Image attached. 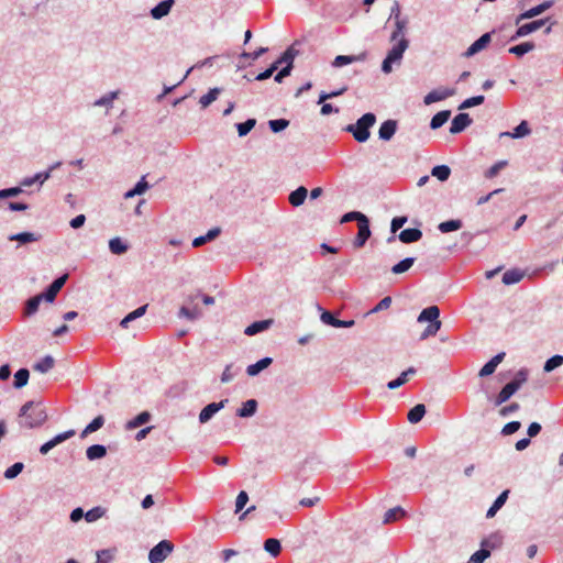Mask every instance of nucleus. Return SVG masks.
I'll list each match as a JSON object with an SVG mask.
<instances>
[{
  "label": "nucleus",
  "instance_id": "1",
  "mask_svg": "<svg viewBox=\"0 0 563 563\" xmlns=\"http://www.w3.org/2000/svg\"><path fill=\"white\" fill-rule=\"evenodd\" d=\"M48 416L41 401H26L19 411V424L21 428L35 429L42 427Z\"/></svg>",
  "mask_w": 563,
  "mask_h": 563
},
{
  "label": "nucleus",
  "instance_id": "2",
  "mask_svg": "<svg viewBox=\"0 0 563 563\" xmlns=\"http://www.w3.org/2000/svg\"><path fill=\"white\" fill-rule=\"evenodd\" d=\"M440 308L438 306H429L421 310L417 321L419 323L428 322L429 324L420 334V340H427L430 336L435 335L441 329L442 322L440 321Z\"/></svg>",
  "mask_w": 563,
  "mask_h": 563
},
{
  "label": "nucleus",
  "instance_id": "3",
  "mask_svg": "<svg viewBox=\"0 0 563 563\" xmlns=\"http://www.w3.org/2000/svg\"><path fill=\"white\" fill-rule=\"evenodd\" d=\"M375 123L376 115L373 112H366L355 123L346 125L344 130L351 133L358 143H365L369 139L371 128Z\"/></svg>",
  "mask_w": 563,
  "mask_h": 563
},
{
  "label": "nucleus",
  "instance_id": "4",
  "mask_svg": "<svg viewBox=\"0 0 563 563\" xmlns=\"http://www.w3.org/2000/svg\"><path fill=\"white\" fill-rule=\"evenodd\" d=\"M529 371L527 368H520L514 376V378L507 383L501 390L498 393L495 399V406H500L515 395L520 387L528 380Z\"/></svg>",
  "mask_w": 563,
  "mask_h": 563
},
{
  "label": "nucleus",
  "instance_id": "5",
  "mask_svg": "<svg viewBox=\"0 0 563 563\" xmlns=\"http://www.w3.org/2000/svg\"><path fill=\"white\" fill-rule=\"evenodd\" d=\"M396 44L388 51L386 57L382 63V71L384 74H389L393 70V64H399L402 59L404 53L409 46V41L402 36L398 41H395Z\"/></svg>",
  "mask_w": 563,
  "mask_h": 563
},
{
  "label": "nucleus",
  "instance_id": "6",
  "mask_svg": "<svg viewBox=\"0 0 563 563\" xmlns=\"http://www.w3.org/2000/svg\"><path fill=\"white\" fill-rule=\"evenodd\" d=\"M174 551V544L169 540H162L148 552L150 563H163Z\"/></svg>",
  "mask_w": 563,
  "mask_h": 563
},
{
  "label": "nucleus",
  "instance_id": "7",
  "mask_svg": "<svg viewBox=\"0 0 563 563\" xmlns=\"http://www.w3.org/2000/svg\"><path fill=\"white\" fill-rule=\"evenodd\" d=\"M550 21V18L539 19L531 21L529 23H525L520 25L515 34L510 37V41H517L520 37L527 36L538 30H540L542 26H544Z\"/></svg>",
  "mask_w": 563,
  "mask_h": 563
},
{
  "label": "nucleus",
  "instance_id": "8",
  "mask_svg": "<svg viewBox=\"0 0 563 563\" xmlns=\"http://www.w3.org/2000/svg\"><path fill=\"white\" fill-rule=\"evenodd\" d=\"M229 402V399H222L219 402H210L206 407H203L199 413V422L200 423H207L210 421L213 416L219 412L221 409H223L227 404Z\"/></svg>",
  "mask_w": 563,
  "mask_h": 563
},
{
  "label": "nucleus",
  "instance_id": "9",
  "mask_svg": "<svg viewBox=\"0 0 563 563\" xmlns=\"http://www.w3.org/2000/svg\"><path fill=\"white\" fill-rule=\"evenodd\" d=\"M75 433V430L70 429L65 432L56 434L51 440H48L47 442L43 443L40 446V453L42 455H46L52 449L74 437Z\"/></svg>",
  "mask_w": 563,
  "mask_h": 563
},
{
  "label": "nucleus",
  "instance_id": "10",
  "mask_svg": "<svg viewBox=\"0 0 563 563\" xmlns=\"http://www.w3.org/2000/svg\"><path fill=\"white\" fill-rule=\"evenodd\" d=\"M68 278L67 274H64L52 282V284L42 292L41 295L46 302H53L58 294V291L63 288L66 280Z\"/></svg>",
  "mask_w": 563,
  "mask_h": 563
},
{
  "label": "nucleus",
  "instance_id": "11",
  "mask_svg": "<svg viewBox=\"0 0 563 563\" xmlns=\"http://www.w3.org/2000/svg\"><path fill=\"white\" fill-rule=\"evenodd\" d=\"M492 41V33L487 32L481 35L462 54L463 57L470 58L482 52Z\"/></svg>",
  "mask_w": 563,
  "mask_h": 563
},
{
  "label": "nucleus",
  "instance_id": "12",
  "mask_svg": "<svg viewBox=\"0 0 563 563\" xmlns=\"http://www.w3.org/2000/svg\"><path fill=\"white\" fill-rule=\"evenodd\" d=\"M298 53V49H296L294 46H289L272 64L276 66V70L279 68V66L284 65L283 67H288L291 71L294 68V60Z\"/></svg>",
  "mask_w": 563,
  "mask_h": 563
},
{
  "label": "nucleus",
  "instance_id": "13",
  "mask_svg": "<svg viewBox=\"0 0 563 563\" xmlns=\"http://www.w3.org/2000/svg\"><path fill=\"white\" fill-rule=\"evenodd\" d=\"M554 1L553 0H547L522 13H520L516 19V24H519L522 20L532 19L534 16H538L542 14L544 11L553 7Z\"/></svg>",
  "mask_w": 563,
  "mask_h": 563
},
{
  "label": "nucleus",
  "instance_id": "14",
  "mask_svg": "<svg viewBox=\"0 0 563 563\" xmlns=\"http://www.w3.org/2000/svg\"><path fill=\"white\" fill-rule=\"evenodd\" d=\"M473 120L466 112H460L451 121L450 133L459 134L472 124Z\"/></svg>",
  "mask_w": 563,
  "mask_h": 563
},
{
  "label": "nucleus",
  "instance_id": "15",
  "mask_svg": "<svg viewBox=\"0 0 563 563\" xmlns=\"http://www.w3.org/2000/svg\"><path fill=\"white\" fill-rule=\"evenodd\" d=\"M456 90L454 88L433 89L423 98L424 104L429 106L438 101H442L449 97L454 96Z\"/></svg>",
  "mask_w": 563,
  "mask_h": 563
},
{
  "label": "nucleus",
  "instance_id": "16",
  "mask_svg": "<svg viewBox=\"0 0 563 563\" xmlns=\"http://www.w3.org/2000/svg\"><path fill=\"white\" fill-rule=\"evenodd\" d=\"M175 0H162L150 10V15L154 20H162L172 11Z\"/></svg>",
  "mask_w": 563,
  "mask_h": 563
},
{
  "label": "nucleus",
  "instance_id": "17",
  "mask_svg": "<svg viewBox=\"0 0 563 563\" xmlns=\"http://www.w3.org/2000/svg\"><path fill=\"white\" fill-rule=\"evenodd\" d=\"M358 227V232L354 239V246L355 247H362L365 245V243L367 242V240L369 239L372 232H371V228H369V220L368 218L364 219L362 222H360L357 224Z\"/></svg>",
  "mask_w": 563,
  "mask_h": 563
},
{
  "label": "nucleus",
  "instance_id": "18",
  "mask_svg": "<svg viewBox=\"0 0 563 563\" xmlns=\"http://www.w3.org/2000/svg\"><path fill=\"white\" fill-rule=\"evenodd\" d=\"M506 356L505 352H499L495 356H493L488 362L484 364V366L479 369V377H487L495 373L497 366L504 361Z\"/></svg>",
  "mask_w": 563,
  "mask_h": 563
},
{
  "label": "nucleus",
  "instance_id": "19",
  "mask_svg": "<svg viewBox=\"0 0 563 563\" xmlns=\"http://www.w3.org/2000/svg\"><path fill=\"white\" fill-rule=\"evenodd\" d=\"M398 128V123L396 120L388 119L384 121L378 130V137L382 141H390L395 135Z\"/></svg>",
  "mask_w": 563,
  "mask_h": 563
},
{
  "label": "nucleus",
  "instance_id": "20",
  "mask_svg": "<svg viewBox=\"0 0 563 563\" xmlns=\"http://www.w3.org/2000/svg\"><path fill=\"white\" fill-rule=\"evenodd\" d=\"M421 238L422 231L418 228H407L398 234V239L405 244L418 242Z\"/></svg>",
  "mask_w": 563,
  "mask_h": 563
},
{
  "label": "nucleus",
  "instance_id": "21",
  "mask_svg": "<svg viewBox=\"0 0 563 563\" xmlns=\"http://www.w3.org/2000/svg\"><path fill=\"white\" fill-rule=\"evenodd\" d=\"M272 324V319L254 321L245 328L244 333L249 336H253L269 329Z\"/></svg>",
  "mask_w": 563,
  "mask_h": 563
},
{
  "label": "nucleus",
  "instance_id": "22",
  "mask_svg": "<svg viewBox=\"0 0 563 563\" xmlns=\"http://www.w3.org/2000/svg\"><path fill=\"white\" fill-rule=\"evenodd\" d=\"M40 239H41V234L30 232V231L13 233L8 236L9 241H16L20 244L37 242Z\"/></svg>",
  "mask_w": 563,
  "mask_h": 563
},
{
  "label": "nucleus",
  "instance_id": "23",
  "mask_svg": "<svg viewBox=\"0 0 563 563\" xmlns=\"http://www.w3.org/2000/svg\"><path fill=\"white\" fill-rule=\"evenodd\" d=\"M365 58V54L360 55H338L332 60L331 65L332 67L340 68L346 65H350L355 62H362Z\"/></svg>",
  "mask_w": 563,
  "mask_h": 563
},
{
  "label": "nucleus",
  "instance_id": "24",
  "mask_svg": "<svg viewBox=\"0 0 563 563\" xmlns=\"http://www.w3.org/2000/svg\"><path fill=\"white\" fill-rule=\"evenodd\" d=\"M531 132L528 122L521 121L511 132H501L499 134L500 137H512V139H521L529 135Z\"/></svg>",
  "mask_w": 563,
  "mask_h": 563
},
{
  "label": "nucleus",
  "instance_id": "25",
  "mask_svg": "<svg viewBox=\"0 0 563 563\" xmlns=\"http://www.w3.org/2000/svg\"><path fill=\"white\" fill-rule=\"evenodd\" d=\"M258 404L255 399H249L242 404V407H240L236 410V416L240 418H250L253 417L256 413Z\"/></svg>",
  "mask_w": 563,
  "mask_h": 563
},
{
  "label": "nucleus",
  "instance_id": "26",
  "mask_svg": "<svg viewBox=\"0 0 563 563\" xmlns=\"http://www.w3.org/2000/svg\"><path fill=\"white\" fill-rule=\"evenodd\" d=\"M272 363H273V358L269 356H265V357L258 360L256 363L249 365L246 367V374L249 376H256L262 371L267 368Z\"/></svg>",
  "mask_w": 563,
  "mask_h": 563
},
{
  "label": "nucleus",
  "instance_id": "27",
  "mask_svg": "<svg viewBox=\"0 0 563 563\" xmlns=\"http://www.w3.org/2000/svg\"><path fill=\"white\" fill-rule=\"evenodd\" d=\"M307 195H308L307 188L303 186H299L297 189L292 190L289 194V196H288L289 203L292 207H300L301 205H303V202L307 198Z\"/></svg>",
  "mask_w": 563,
  "mask_h": 563
},
{
  "label": "nucleus",
  "instance_id": "28",
  "mask_svg": "<svg viewBox=\"0 0 563 563\" xmlns=\"http://www.w3.org/2000/svg\"><path fill=\"white\" fill-rule=\"evenodd\" d=\"M221 233V229L219 227L210 229L205 235L197 236L192 240V247H199L210 241H213Z\"/></svg>",
  "mask_w": 563,
  "mask_h": 563
},
{
  "label": "nucleus",
  "instance_id": "29",
  "mask_svg": "<svg viewBox=\"0 0 563 563\" xmlns=\"http://www.w3.org/2000/svg\"><path fill=\"white\" fill-rule=\"evenodd\" d=\"M451 111L450 110H442L437 112L430 121V129L431 130H438L441 126H443L450 119Z\"/></svg>",
  "mask_w": 563,
  "mask_h": 563
},
{
  "label": "nucleus",
  "instance_id": "30",
  "mask_svg": "<svg viewBox=\"0 0 563 563\" xmlns=\"http://www.w3.org/2000/svg\"><path fill=\"white\" fill-rule=\"evenodd\" d=\"M152 416L148 411H142L133 419L129 420L125 424L126 430H134L151 420Z\"/></svg>",
  "mask_w": 563,
  "mask_h": 563
},
{
  "label": "nucleus",
  "instance_id": "31",
  "mask_svg": "<svg viewBox=\"0 0 563 563\" xmlns=\"http://www.w3.org/2000/svg\"><path fill=\"white\" fill-rule=\"evenodd\" d=\"M107 455V448L103 444H92L87 448L86 456L89 461H96Z\"/></svg>",
  "mask_w": 563,
  "mask_h": 563
},
{
  "label": "nucleus",
  "instance_id": "32",
  "mask_svg": "<svg viewBox=\"0 0 563 563\" xmlns=\"http://www.w3.org/2000/svg\"><path fill=\"white\" fill-rule=\"evenodd\" d=\"M426 412V406L423 404H417L409 410L407 419L412 424L418 423L424 417Z\"/></svg>",
  "mask_w": 563,
  "mask_h": 563
},
{
  "label": "nucleus",
  "instance_id": "33",
  "mask_svg": "<svg viewBox=\"0 0 563 563\" xmlns=\"http://www.w3.org/2000/svg\"><path fill=\"white\" fill-rule=\"evenodd\" d=\"M525 276V273L519 268L508 269L503 275V283L505 285H515L519 283Z\"/></svg>",
  "mask_w": 563,
  "mask_h": 563
},
{
  "label": "nucleus",
  "instance_id": "34",
  "mask_svg": "<svg viewBox=\"0 0 563 563\" xmlns=\"http://www.w3.org/2000/svg\"><path fill=\"white\" fill-rule=\"evenodd\" d=\"M119 97V90L110 91L93 102V107H106L107 109H111L113 107V101Z\"/></svg>",
  "mask_w": 563,
  "mask_h": 563
},
{
  "label": "nucleus",
  "instance_id": "35",
  "mask_svg": "<svg viewBox=\"0 0 563 563\" xmlns=\"http://www.w3.org/2000/svg\"><path fill=\"white\" fill-rule=\"evenodd\" d=\"M148 305H143L135 310L129 312L120 322L122 328H128L129 323L143 317L146 313Z\"/></svg>",
  "mask_w": 563,
  "mask_h": 563
},
{
  "label": "nucleus",
  "instance_id": "36",
  "mask_svg": "<svg viewBox=\"0 0 563 563\" xmlns=\"http://www.w3.org/2000/svg\"><path fill=\"white\" fill-rule=\"evenodd\" d=\"M43 300L44 298L41 294L29 298L25 302L24 314L27 317L33 316L38 310V307Z\"/></svg>",
  "mask_w": 563,
  "mask_h": 563
},
{
  "label": "nucleus",
  "instance_id": "37",
  "mask_svg": "<svg viewBox=\"0 0 563 563\" xmlns=\"http://www.w3.org/2000/svg\"><path fill=\"white\" fill-rule=\"evenodd\" d=\"M109 250L114 255H122L129 250V245L119 236L109 241Z\"/></svg>",
  "mask_w": 563,
  "mask_h": 563
},
{
  "label": "nucleus",
  "instance_id": "38",
  "mask_svg": "<svg viewBox=\"0 0 563 563\" xmlns=\"http://www.w3.org/2000/svg\"><path fill=\"white\" fill-rule=\"evenodd\" d=\"M415 262H416V257H411V256L405 257L404 260H401L398 263H396L391 267L390 271H391L393 274H396V275L406 273V272H408L412 267Z\"/></svg>",
  "mask_w": 563,
  "mask_h": 563
},
{
  "label": "nucleus",
  "instance_id": "39",
  "mask_svg": "<svg viewBox=\"0 0 563 563\" xmlns=\"http://www.w3.org/2000/svg\"><path fill=\"white\" fill-rule=\"evenodd\" d=\"M30 378V372L27 368L23 367L15 372L13 387L16 389H21L26 386Z\"/></svg>",
  "mask_w": 563,
  "mask_h": 563
},
{
  "label": "nucleus",
  "instance_id": "40",
  "mask_svg": "<svg viewBox=\"0 0 563 563\" xmlns=\"http://www.w3.org/2000/svg\"><path fill=\"white\" fill-rule=\"evenodd\" d=\"M462 227H463L462 220H460V219H451V220L443 221V222L439 223L438 230L441 233H449V232L457 231Z\"/></svg>",
  "mask_w": 563,
  "mask_h": 563
},
{
  "label": "nucleus",
  "instance_id": "41",
  "mask_svg": "<svg viewBox=\"0 0 563 563\" xmlns=\"http://www.w3.org/2000/svg\"><path fill=\"white\" fill-rule=\"evenodd\" d=\"M534 47H536V45H534L533 42H522V43H520L518 45L509 47L508 52L510 54H514V55L518 56V57H522L527 53L533 51Z\"/></svg>",
  "mask_w": 563,
  "mask_h": 563
},
{
  "label": "nucleus",
  "instance_id": "42",
  "mask_svg": "<svg viewBox=\"0 0 563 563\" xmlns=\"http://www.w3.org/2000/svg\"><path fill=\"white\" fill-rule=\"evenodd\" d=\"M54 364H55L54 357L51 355H46L41 361L35 363L33 368L36 372L45 374L53 368Z\"/></svg>",
  "mask_w": 563,
  "mask_h": 563
},
{
  "label": "nucleus",
  "instance_id": "43",
  "mask_svg": "<svg viewBox=\"0 0 563 563\" xmlns=\"http://www.w3.org/2000/svg\"><path fill=\"white\" fill-rule=\"evenodd\" d=\"M104 424V418L103 416L99 415L96 418L92 419L91 422H89L86 428L82 430L80 437L85 438L89 433L98 431L102 426Z\"/></svg>",
  "mask_w": 563,
  "mask_h": 563
},
{
  "label": "nucleus",
  "instance_id": "44",
  "mask_svg": "<svg viewBox=\"0 0 563 563\" xmlns=\"http://www.w3.org/2000/svg\"><path fill=\"white\" fill-rule=\"evenodd\" d=\"M221 92V89L218 87L211 88L206 95L201 96L199 99V103L202 108L209 107L213 101H216Z\"/></svg>",
  "mask_w": 563,
  "mask_h": 563
},
{
  "label": "nucleus",
  "instance_id": "45",
  "mask_svg": "<svg viewBox=\"0 0 563 563\" xmlns=\"http://www.w3.org/2000/svg\"><path fill=\"white\" fill-rule=\"evenodd\" d=\"M264 550L276 558L282 551V544L278 539L269 538L264 542Z\"/></svg>",
  "mask_w": 563,
  "mask_h": 563
},
{
  "label": "nucleus",
  "instance_id": "46",
  "mask_svg": "<svg viewBox=\"0 0 563 563\" xmlns=\"http://www.w3.org/2000/svg\"><path fill=\"white\" fill-rule=\"evenodd\" d=\"M256 125V120L254 118H250L244 122L236 123V130L240 137L246 136Z\"/></svg>",
  "mask_w": 563,
  "mask_h": 563
},
{
  "label": "nucleus",
  "instance_id": "47",
  "mask_svg": "<svg viewBox=\"0 0 563 563\" xmlns=\"http://www.w3.org/2000/svg\"><path fill=\"white\" fill-rule=\"evenodd\" d=\"M318 309L321 311L320 313V320L330 327L339 328L340 319H338L331 311L324 310L321 307H318Z\"/></svg>",
  "mask_w": 563,
  "mask_h": 563
},
{
  "label": "nucleus",
  "instance_id": "48",
  "mask_svg": "<svg viewBox=\"0 0 563 563\" xmlns=\"http://www.w3.org/2000/svg\"><path fill=\"white\" fill-rule=\"evenodd\" d=\"M486 541L482 542V548L474 552L466 563H484V561L490 556V551L484 549Z\"/></svg>",
  "mask_w": 563,
  "mask_h": 563
},
{
  "label": "nucleus",
  "instance_id": "49",
  "mask_svg": "<svg viewBox=\"0 0 563 563\" xmlns=\"http://www.w3.org/2000/svg\"><path fill=\"white\" fill-rule=\"evenodd\" d=\"M431 175L440 181H445L451 175V168L448 165H437L432 168Z\"/></svg>",
  "mask_w": 563,
  "mask_h": 563
},
{
  "label": "nucleus",
  "instance_id": "50",
  "mask_svg": "<svg viewBox=\"0 0 563 563\" xmlns=\"http://www.w3.org/2000/svg\"><path fill=\"white\" fill-rule=\"evenodd\" d=\"M561 365H563V355L555 354L545 361L543 365V371L545 373H550L555 368L560 367Z\"/></svg>",
  "mask_w": 563,
  "mask_h": 563
},
{
  "label": "nucleus",
  "instance_id": "51",
  "mask_svg": "<svg viewBox=\"0 0 563 563\" xmlns=\"http://www.w3.org/2000/svg\"><path fill=\"white\" fill-rule=\"evenodd\" d=\"M484 101H485V97L483 95L470 97L460 103L459 110H465V109H470V108L479 106V104L484 103Z\"/></svg>",
  "mask_w": 563,
  "mask_h": 563
},
{
  "label": "nucleus",
  "instance_id": "52",
  "mask_svg": "<svg viewBox=\"0 0 563 563\" xmlns=\"http://www.w3.org/2000/svg\"><path fill=\"white\" fill-rule=\"evenodd\" d=\"M407 19L399 18L398 20H395V30L393 31L390 35V41H398L400 37L405 36L404 31L407 26Z\"/></svg>",
  "mask_w": 563,
  "mask_h": 563
},
{
  "label": "nucleus",
  "instance_id": "53",
  "mask_svg": "<svg viewBox=\"0 0 563 563\" xmlns=\"http://www.w3.org/2000/svg\"><path fill=\"white\" fill-rule=\"evenodd\" d=\"M106 514V509L101 506H96L85 514V519L87 522H95L98 519L102 518Z\"/></svg>",
  "mask_w": 563,
  "mask_h": 563
},
{
  "label": "nucleus",
  "instance_id": "54",
  "mask_svg": "<svg viewBox=\"0 0 563 563\" xmlns=\"http://www.w3.org/2000/svg\"><path fill=\"white\" fill-rule=\"evenodd\" d=\"M405 515H406V511L399 506L388 509L384 516V523H389L391 521H395L398 518L404 517Z\"/></svg>",
  "mask_w": 563,
  "mask_h": 563
},
{
  "label": "nucleus",
  "instance_id": "55",
  "mask_svg": "<svg viewBox=\"0 0 563 563\" xmlns=\"http://www.w3.org/2000/svg\"><path fill=\"white\" fill-rule=\"evenodd\" d=\"M268 126L272 132L279 133L289 126V120L287 119H273L268 121Z\"/></svg>",
  "mask_w": 563,
  "mask_h": 563
},
{
  "label": "nucleus",
  "instance_id": "56",
  "mask_svg": "<svg viewBox=\"0 0 563 563\" xmlns=\"http://www.w3.org/2000/svg\"><path fill=\"white\" fill-rule=\"evenodd\" d=\"M346 90H347V87L343 86L342 88H340L338 90H332L330 92L321 91L320 95H319V99H318L317 103L320 104V103H323L324 101H327L329 99H333L335 97H339V96L343 95Z\"/></svg>",
  "mask_w": 563,
  "mask_h": 563
},
{
  "label": "nucleus",
  "instance_id": "57",
  "mask_svg": "<svg viewBox=\"0 0 563 563\" xmlns=\"http://www.w3.org/2000/svg\"><path fill=\"white\" fill-rule=\"evenodd\" d=\"M24 468V464L22 462H15L14 464H12L11 466H9L5 471H4V477L7 479H13L15 478L20 473H22Z\"/></svg>",
  "mask_w": 563,
  "mask_h": 563
},
{
  "label": "nucleus",
  "instance_id": "58",
  "mask_svg": "<svg viewBox=\"0 0 563 563\" xmlns=\"http://www.w3.org/2000/svg\"><path fill=\"white\" fill-rule=\"evenodd\" d=\"M367 217L360 212V211H350V212H346L342 216L341 218V223H346V222H350V221H357V224L360 222H362L364 219H366Z\"/></svg>",
  "mask_w": 563,
  "mask_h": 563
},
{
  "label": "nucleus",
  "instance_id": "59",
  "mask_svg": "<svg viewBox=\"0 0 563 563\" xmlns=\"http://www.w3.org/2000/svg\"><path fill=\"white\" fill-rule=\"evenodd\" d=\"M22 192H23V189L21 188V186L0 189V200L16 197Z\"/></svg>",
  "mask_w": 563,
  "mask_h": 563
},
{
  "label": "nucleus",
  "instance_id": "60",
  "mask_svg": "<svg viewBox=\"0 0 563 563\" xmlns=\"http://www.w3.org/2000/svg\"><path fill=\"white\" fill-rule=\"evenodd\" d=\"M178 316L179 317H184V318H186L188 320H196V319H198L200 317V312L198 311L197 308L189 309V308L183 306L179 309Z\"/></svg>",
  "mask_w": 563,
  "mask_h": 563
},
{
  "label": "nucleus",
  "instance_id": "61",
  "mask_svg": "<svg viewBox=\"0 0 563 563\" xmlns=\"http://www.w3.org/2000/svg\"><path fill=\"white\" fill-rule=\"evenodd\" d=\"M268 51L267 47H260L258 49L254 51L253 53L249 52H242L239 56V59H258L262 55H264Z\"/></svg>",
  "mask_w": 563,
  "mask_h": 563
},
{
  "label": "nucleus",
  "instance_id": "62",
  "mask_svg": "<svg viewBox=\"0 0 563 563\" xmlns=\"http://www.w3.org/2000/svg\"><path fill=\"white\" fill-rule=\"evenodd\" d=\"M249 501V495L246 492L241 490L238 494L236 500H235V514H239L247 504Z\"/></svg>",
  "mask_w": 563,
  "mask_h": 563
},
{
  "label": "nucleus",
  "instance_id": "63",
  "mask_svg": "<svg viewBox=\"0 0 563 563\" xmlns=\"http://www.w3.org/2000/svg\"><path fill=\"white\" fill-rule=\"evenodd\" d=\"M233 364H229L225 366L222 375H221V383L227 384L230 383L234 376L238 374L239 369L232 371Z\"/></svg>",
  "mask_w": 563,
  "mask_h": 563
},
{
  "label": "nucleus",
  "instance_id": "64",
  "mask_svg": "<svg viewBox=\"0 0 563 563\" xmlns=\"http://www.w3.org/2000/svg\"><path fill=\"white\" fill-rule=\"evenodd\" d=\"M521 427V423L519 421H510L506 423L501 429V434L504 435H510L517 432Z\"/></svg>",
  "mask_w": 563,
  "mask_h": 563
}]
</instances>
